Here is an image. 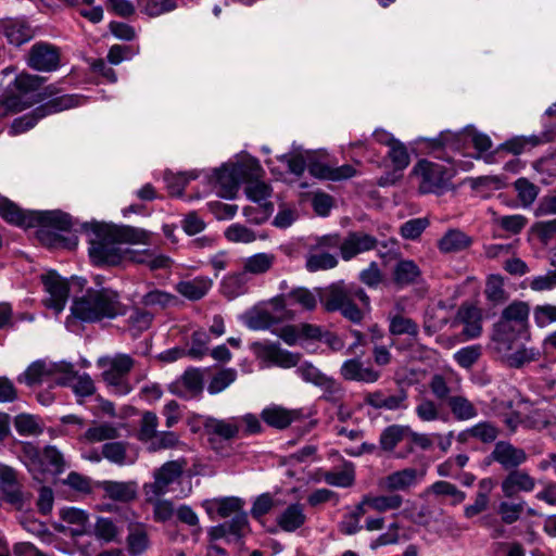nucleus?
Returning a JSON list of instances; mask_svg holds the SVG:
<instances>
[{
  "instance_id": "412c9836",
  "label": "nucleus",
  "mask_w": 556,
  "mask_h": 556,
  "mask_svg": "<svg viewBox=\"0 0 556 556\" xmlns=\"http://www.w3.org/2000/svg\"><path fill=\"white\" fill-rule=\"evenodd\" d=\"M377 244L378 240L376 237L361 231H351L343 239L341 257L344 261H350L359 253L376 249Z\"/></svg>"
},
{
  "instance_id": "9d476101",
  "label": "nucleus",
  "mask_w": 556,
  "mask_h": 556,
  "mask_svg": "<svg viewBox=\"0 0 556 556\" xmlns=\"http://www.w3.org/2000/svg\"><path fill=\"white\" fill-rule=\"evenodd\" d=\"M250 349L257 359L281 368H292L299 365L301 354L282 350L279 343L252 342Z\"/></svg>"
},
{
  "instance_id": "ddd939ff",
  "label": "nucleus",
  "mask_w": 556,
  "mask_h": 556,
  "mask_svg": "<svg viewBox=\"0 0 556 556\" xmlns=\"http://www.w3.org/2000/svg\"><path fill=\"white\" fill-rule=\"evenodd\" d=\"M185 462L169 460L154 471V482L144 484L147 495L160 496L169 484L179 479L184 472Z\"/></svg>"
},
{
  "instance_id": "bb28decb",
  "label": "nucleus",
  "mask_w": 556,
  "mask_h": 556,
  "mask_svg": "<svg viewBox=\"0 0 556 556\" xmlns=\"http://www.w3.org/2000/svg\"><path fill=\"white\" fill-rule=\"evenodd\" d=\"M33 212L24 211L9 199H0V216L9 224L18 227H33Z\"/></svg>"
},
{
  "instance_id": "4d7b16f0",
  "label": "nucleus",
  "mask_w": 556,
  "mask_h": 556,
  "mask_svg": "<svg viewBox=\"0 0 556 556\" xmlns=\"http://www.w3.org/2000/svg\"><path fill=\"white\" fill-rule=\"evenodd\" d=\"M429 219L426 217L412 218L400 227L401 236L406 240H416L429 226Z\"/></svg>"
},
{
  "instance_id": "cd10ccee",
  "label": "nucleus",
  "mask_w": 556,
  "mask_h": 556,
  "mask_svg": "<svg viewBox=\"0 0 556 556\" xmlns=\"http://www.w3.org/2000/svg\"><path fill=\"white\" fill-rule=\"evenodd\" d=\"M105 495L116 502L128 503L137 497V484L134 481H102L99 483Z\"/></svg>"
},
{
  "instance_id": "c85d7f7f",
  "label": "nucleus",
  "mask_w": 556,
  "mask_h": 556,
  "mask_svg": "<svg viewBox=\"0 0 556 556\" xmlns=\"http://www.w3.org/2000/svg\"><path fill=\"white\" fill-rule=\"evenodd\" d=\"M3 35L9 43L20 47L34 38L35 30L26 21L15 20L3 25Z\"/></svg>"
},
{
  "instance_id": "dca6fc26",
  "label": "nucleus",
  "mask_w": 556,
  "mask_h": 556,
  "mask_svg": "<svg viewBox=\"0 0 556 556\" xmlns=\"http://www.w3.org/2000/svg\"><path fill=\"white\" fill-rule=\"evenodd\" d=\"M0 489L4 502L22 510L25 504V496L22 485L17 481V472L10 466L0 464Z\"/></svg>"
},
{
  "instance_id": "39448f33",
  "label": "nucleus",
  "mask_w": 556,
  "mask_h": 556,
  "mask_svg": "<svg viewBox=\"0 0 556 556\" xmlns=\"http://www.w3.org/2000/svg\"><path fill=\"white\" fill-rule=\"evenodd\" d=\"M265 172L255 157H248L237 163L224 164L214 170L213 190L219 198H236L240 185L244 180H251L257 176H264Z\"/></svg>"
},
{
  "instance_id": "e2e57ef3",
  "label": "nucleus",
  "mask_w": 556,
  "mask_h": 556,
  "mask_svg": "<svg viewBox=\"0 0 556 556\" xmlns=\"http://www.w3.org/2000/svg\"><path fill=\"white\" fill-rule=\"evenodd\" d=\"M149 547V538L144 530L136 529L127 536V548L130 556H139Z\"/></svg>"
},
{
  "instance_id": "8fccbe9b",
  "label": "nucleus",
  "mask_w": 556,
  "mask_h": 556,
  "mask_svg": "<svg viewBox=\"0 0 556 556\" xmlns=\"http://www.w3.org/2000/svg\"><path fill=\"white\" fill-rule=\"evenodd\" d=\"M208 352V333L204 330L193 331L190 337V348L187 349L188 357L200 359Z\"/></svg>"
},
{
  "instance_id": "c9c22d12",
  "label": "nucleus",
  "mask_w": 556,
  "mask_h": 556,
  "mask_svg": "<svg viewBox=\"0 0 556 556\" xmlns=\"http://www.w3.org/2000/svg\"><path fill=\"white\" fill-rule=\"evenodd\" d=\"M420 274V269L414 261L401 260L394 267L393 281L401 287L408 286L414 283Z\"/></svg>"
},
{
  "instance_id": "58836bf2",
  "label": "nucleus",
  "mask_w": 556,
  "mask_h": 556,
  "mask_svg": "<svg viewBox=\"0 0 556 556\" xmlns=\"http://www.w3.org/2000/svg\"><path fill=\"white\" fill-rule=\"evenodd\" d=\"M263 176H257L251 180H244V193L247 198L255 203L269 202L268 199L273 193L270 185L262 180Z\"/></svg>"
},
{
  "instance_id": "aec40b11",
  "label": "nucleus",
  "mask_w": 556,
  "mask_h": 556,
  "mask_svg": "<svg viewBox=\"0 0 556 556\" xmlns=\"http://www.w3.org/2000/svg\"><path fill=\"white\" fill-rule=\"evenodd\" d=\"M341 377L346 381L375 383L381 378V371L371 366L365 367L359 357L343 362L340 368Z\"/></svg>"
},
{
  "instance_id": "f704fd0d",
  "label": "nucleus",
  "mask_w": 556,
  "mask_h": 556,
  "mask_svg": "<svg viewBox=\"0 0 556 556\" xmlns=\"http://www.w3.org/2000/svg\"><path fill=\"white\" fill-rule=\"evenodd\" d=\"M493 223L507 235H494V238H507L519 235L528 225V218L521 214L498 216L494 214Z\"/></svg>"
},
{
  "instance_id": "473e14b6",
  "label": "nucleus",
  "mask_w": 556,
  "mask_h": 556,
  "mask_svg": "<svg viewBox=\"0 0 556 556\" xmlns=\"http://www.w3.org/2000/svg\"><path fill=\"white\" fill-rule=\"evenodd\" d=\"M245 501L238 496H224L211 500V510L214 509L218 517L228 518L237 514H248L244 510Z\"/></svg>"
},
{
  "instance_id": "7ed1b4c3",
  "label": "nucleus",
  "mask_w": 556,
  "mask_h": 556,
  "mask_svg": "<svg viewBox=\"0 0 556 556\" xmlns=\"http://www.w3.org/2000/svg\"><path fill=\"white\" fill-rule=\"evenodd\" d=\"M126 309L116 290L105 287L88 288L83 295L74 296L71 314L81 323L96 324L124 316Z\"/></svg>"
},
{
  "instance_id": "f3484780",
  "label": "nucleus",
  "mask_w": 556,
  "mask_h": 556,
  "mask_svg": "<svg viewBox=\"0 0 556 556\" xmlns=\"http://www.w3.org/2000/svg\"><path fill=\"white\" fill-rule=\"evenodd\" d=\"M58 371H72V364L65 362L47 364L42 359L35 361L17 377V381L34 387L40 384L45 377L53 376Z\"/></svg>"
},
{
  "instance_id": "69168bd1",
  "label": "nucleus",
  "mask_w": 556,
  "mask_h": 556,
  "mask_svg": "<svg viewBox=\"0 0 556 556\" xmlns=\"http://www.w3.org/2000/svg\"><path fill=\"white\" fill-rule=\"evenodd\" d=\"M274 497L270 493H262L252 503L250 515L253 519L261 521L274 508Z\"/></svg>"
},
{
  "instance_id": "6e6552de",
  "label": "nucleus",
  "mask_w": 556,
  "mask_h": 556,
  "mask_svg": "<svg viewBox=\"0 0 556 556\" xmlns=\"http://www.w3.org/2000/svg\"><path fill=\"white\" fill-rule=\"evenodd\" d=\"M78 104L79 97L76 94H63L59 96V98L47 100L46 102L36 106L31 112L14 118L10 126L9 132L13 136L23 134L34 128L40 119L51 114L75 108Z\"/></svg>"
},
{
  "instance_id": "423d86ee",
  "label": "nucleus",
  "mask_w": 556,
  "mask_h": 556,
  "mask_svg": "<svg viewBox=\"0 0 556 556\" xmlns=\"http://www.w3.org/2000/svg\"><path fill=\"white\" fill-rule=\"evenodd\" d=\"M33 227H40L37 230L38 239L49 247H62L68 250L76 248L78 244L77 236L65 237L47 228H53L60 231H68L73 227L70 214L60 210L55 211H35L33 212Z\"/></svg>"
},
{
  "instance_id": "7c9ffc66",
  "label": "nucleus",
  "mask_w": 556,
  "mask_h": 556,
  "mask_svg": "<svg viewBox=\"0 0 556 556\" xmlns=\"http://www.w3.org/2000/svg\"><path fill=\"white\" fill-rule=\"evenodd\" d=\"M472 244L471 237L459 229H450L439 240L438 248L442 253H457Z\"/></svg>"
},
{
  "instance_id": "680f3d73",
  "label": "nucleus",
  "mask_w": 556,
  "mask_h": 556,
  "mask_svg": "<svg viewBox=\"0 0 556 556\" xmlns=\"http://www.w3.org/2000/svg\"><path fill=\"white\" fill-rule=\"evenodd\" d=\"M176 290L185 298L197 301L205 295L206 283L198 280L180 281L177 283Z\"/></svg>"
},
{
  "instance_id": "f8f14e48",
  "label": "nucleus",
  "mask_w": 556,
  "mask_h": 556,
  "mask_svg": "<svg viewBox=\"0 0 556 556\" xmlns=\"http://www.w3.org/2000/svg\"><path fill=\"white\" fill-rule=\"evenodd\" d=\"M251 533L249 514H237L230 520L211 527V541L225 539L228 543H238Z\"/></svg>"
},
{
  "instance_id": "72a5a7b5",
  "label": "nucleus",
  "mask_w": 556,
  "mask_h": 556,
  "mask_svg": "<svg viewBox=\"0 0 556 556\" xmlns=\"http://www.w3.org/2000/svg\"><path fill=\"white\" fill-rule=\"evenodd\" d=\"M339 261L336 254H331L328 251H313L311 247L308 254L306 255L305 268L309 273H316L320 270H328L337 267Z\"/></svg>"
},
{
  "instance_id": "f03ea898",
  "label": "nucleus",
  "mask_w": 556,
  "mask_h": 556,
  "mask_svg": "<svg viewBox=\"0 0 556 556\" xmlns=\"http://www.w3.org/2000/svg\"><path fill=\"white\" fill-rule=\"evenodd\" d=\"M530 312V304L521 300H514L503 308L498 320L493 324L491 334L493 348L497 353L507 354L518 341L531 339Z\"/></svg>"
},
{
  "instance_id": "4c0bfd02",
  "label": "nucleus",
  "mask_w": 556,
  "mask_h": 556,
  "mask_svg": "<svg viewBox=\"0 0 556 556\" xmlns=\"http://www.w3.org/2000/svg\"><path fill=\"white\" fill-rule=\"evenodd\" d=\"M484 295L493 306L502 305L508 301L509 294L505 290L503 278L500 275H492L488 279Z\"/></svg>"
},
{
  "instance_id": "37998d69",
  "label": "nucleus",
  "mask_w": 556,
  "mask_h": 556,
  "mask_svg": "<svg viewBox=\"0 0 556 556\" xmlns=\"http://www.w3.org/2000/svg\"><path fill=\"white\" fill-rule=\"evenodd\" d=\"M427 492H431L438 496L452 497V505H458L466 498L465 492L460 491L455 484L444 480H439L431 484L427 489Z\"/></svg>"
},
{
  "instance_id": "338daca9",
  "label": "nucleus",
  "mask_w": 556,
  "mask_h": 556,
  "mask_svg": "<svg viewBox=\"0 0 556 556\" xmlns=\"http://www.w3.org/2000/svg\"><path fill=\"white\" fill-rule=\"evenodd\" d=\"M533 319L539 328L556 323V305L548 303L535 305L533 308Z\"/></svg>"
},
{
  "instance_id": "6ab92c4d",
  "label": "nucleus",
  "mask_w": 556,
  "mask_h": 556,
  "mask_svg": "<svg viewBox=\"0 0 556 556\" xmlns=\"http://www.w3.org/2000/svg\"><path fill=\"white\" fill-rule=\"evenodd\" d=\"M491 458L496 459V463L509 472L517 470L527 460L528 456L525 450L516 447L507 441H498L491 452Z\"/></svg>"
},
{
  "instance_id": "393cba45",
  "label": "nucleus",
  "mask_w": 556,
  "mask_h": 556,
  "mask_svg": "<svg viewBox=\"0 0 556 556\" xmlns=\"http://www.w3.org/2000/svg\"><path fill=\"white\" fill-rule=\"evenodd\" d=\"M470 134L468 130L453 132L450 130L441 131L438 137L426 139V147L435 152L439 150L450 149L453 151H462L469 143Z\"/></svg>"
},
{
  "instance_id": "052dcab7",
  "label": "nucleus",
  "mask_w": 556,
  "mask_h": 556,
  "mask_svg": "<svg viewBox=\"0 0 556 556\" xmlns=\"http://www.w3.org/2000/svg\"><path fill=\"white\" fill-rule=\"evenodd\" d=\"M389 148L388 156L392 162L393 168L395 170L405 169L410 162L409 154L405 144L397 139L394 144Z\"/></svg>"
},
{
  "instance_id": "5fc2aeb1",
  "label": "nucleus",
  "mask_w": 556,
  "mask_h": 556,
  "mask_svg": "<svg viewBox=\"0 0 556 556\" xmlns=\"http://www.w3.org/2000/svg\"><path fill=\"white\" fill-rule=\"evenodd\" d=\"M127 443L122 441L109 442L102 445V456L116 465H124L127 457Z\"/></svg>"
},
{
  "instance_id": "bf43d9fd",
  "label": "nucleus",
  "mask_w": 556,
  "mask_h": 556,
  "mask_svg": "<svg viewBox=\"0 0 556 556\" xmlns=\"http://www.w3.org/2000/svg\"><path fill=\"white\" fill-rule=\"evenodd\" d=\"M237 378L233 368H222L211 375V394L218 393L231 384Z\"/></svg>"
},
{
  "instance_id": "a878e982",
  "label": "nucleus",
  "mask_w": 556,
  "mask_h": 556,
  "mask_svg": "<svg viewBox=\"0 0 556 556\" xmlns=\"http://www.w3.org/2000/svg\"><path fill=\"white\" fill-rule=\"evenodd\" d=\"M425 471H418L415 468H405L388 475L384 479V486L390 492L406 491L422 479Z\"/></svg>"
},
{
  "instance_id": "b1692460",
  "label": "nucleus",
  "mask_w": 556,
  "mask_h": 556,
  "mask_svg": "<svg viewBox=\"0 0 556 556\" xmlns=\"http://www.w3.org/2000/svg\"><path fill=\"white\" fill-rule=\"evenodd\" d=\"M262 420L269 427L283 430L293 421L303 418L301 409H288L279 405H270L261 413Z\"/></svg>"
},
{
  "instance_id": "3c124183",
  "label": "nucleus",
  "mask_w": 556,
  "mask_h": 556,
  "mask_svg": "<svg viewBox=\"0 0 556 556\" xmlns=\"http://www.w3.org/2000/svg\"><path fill=\"white\" fill-rule=\"evenodd\" d=\"M471 429L472 439H476L483 444L494 443L501 432L500 428L491 421H480L471 426Z\"/></svg>"
},
{
  "instance_id": "09e8293b",
  "label": "nucleus",
  "mask_w": 556,
  "mask_h": 556,
  "mask_svg": "<svg viewBox=\"0 0 556 556\" xmlns=\"http://www.w3.org/2000/svg\"><path fill=\"white\" fill-rule=\"evenodd\" d=\"M47 79L39 75L28 73H21L13 81V87L16 91L26 96L29 92L37 91Z\"/></svg>"
},
{
  "instance_id": "e433bc0d",
  "label": "nucleus",
  "mask_w": 556,
  "mask_h": 556,
  "mask_svg": "<svg viewBox=\"0 0 556 556\" xmlns=\"http://www.w3.org/2000/svg\"><path fill=\"white\" fill-rule=\"evenodd\" d=\"M447 406L456 420H469L478 416L476 406L463 395L450 396Z\"/></svg>"
},
{
  "instance_id": "1a4fd4ad",
  "label": "nucleus",
  "mask_w": 556,
  "mask_h": 556,
  "mask_svg": "<svg viewBox=\"0 0 556 556\" xmlns=\"http://www.w3.org/2000/svg\"><path fill=\"white\" fill-rule=\"evenodd\" d=\"M413 174L420 179V193H439L455 176L456 169L424 159L415 164Z\"/></svg>"
},
{
  "instance_id": "5701e85b",
  "label": "nucleus",
  "mask_w": 556,
  "mask_h": 556,
  "mask_svg": "<svg viewBox=\"0 0 556 556\" xmlns=\"http://www.w3.org/2000/svg\"><path fill=\"white\" fill-rule=\"evenodd\" d=\"M534 488V478L521 469L509 471L501 482V489L506 498H513L519 492H531Z\"/></svg>"
},
{
  "instance_id": "2f4dec72",
  "label": "nucleus",
  "mask_w": 556,
  "mask_h": 556,
  "mask_svg": "<svg viewBox=\"0 0 556 556\" xmlns=\"http://www.w3.org/2000/svg\"><path fill=\"white\" fill-rule=\"evenodd\" d=\"M34 105L33 99L26 100L25 96L16 90H7L0 100V119L11 114H16Z\"/></svg>"
},
{
  "instance_id": "0eeeda50",
  "label": "nucleus",
  "mask_w": 556,
  "mask_h": 556,
  "mask_svg": "<svg viewBox=\"0 0 556 556\" xmlns=\"http://www.w3.org/2000/svg\"><path fill=\"white\" fill-rule=\"evenodd\" d=\"M20 458L28 468V471L34 473H51L53 476L61 475L66 468V462L63 454L54 445H47L43 450H39L31 442H24Z\"/></svg>"
},
{
  "instance_id": "0e129e2a",
  "label": "nucleus",
  "mask_w": 556,
  "mask_h": 556,
  "mask_svg": "<svg viewBox=\"0 0 556 556\" xmlns=\"http://www.w3.org/2000/svg\"><path fill=\"white\" fill-rule=\"evenodd\" d=\"M159 419L153 412H146L141 418L140 431L138 439L142 442H151L154 437H157Z\"/></svg>"
},
{
  "instance_id": "c03bdc74",
  "label": "nucleus",
  "mask_w": 556,
  "mask_h": 556,
  "mask_svg": "<svg viewBox=\"0 0 556 556\" xmlns=\"http://www.w3.org/2000/svg\"><path fill=\"white\" fill-rule=\"evenodd\" d=\"M389 331L393 336L407 334L416 338L418 336L419 328L412 318L396 314L390 317Z\"/></svg>"
},
{
  "instance_id": "79ce46f5",
  "label": "nucleus",
  "mask_w": 556,
  "mask_h": 556,
  "mask_svg": "<svg viewBox=\"0 0 556 556\" xmlns=\"http://www.w3.org/2000/svg\"><path fill=\"white\" fill-rule=\"evenodd\" d=\"M211 432L225 440L237 438L240 432L238 418L216 419L211 417Z\"/></svg>"
},
{
  "instance_id": "864d4df0",
  "label": "nucleus",
  "mask_w": 556,
  "mask_h": 556,
  "mask_svg": "<svg viewBox=\"0 0 556 556\" xmlns=\"http://www.w3.org/2000/svg\"><path fill=\"white\" fill-rule=\"evenodd\" d=\"M178 302L179 300L176 295L159 289L148 292L141 299V303L144 306H160L161 308L176 305Z\"/></svg>"
},
{
  "instance_id": "ea45409f",
  "label": "nucleus",
  "mask_w": 556,
  "mask_h": 556,
  "mask_svg": "<svg viewBox=\"0 0 556 556\" xmlns=\"http://www.w3.org/2000/svg\"><path fill=\"white\" fill-rule=\"evenodd\" d=\"M517 199L522 207L531 206L540 193V187L526 177H520L514 182Z\"/></svg>"
},
{
  "instance_id": "20e7f679",
  "label": "nucleus",
  "mask_w": 556,
  "mask_h": 556,
  "mask_svg": "<svg viewBox=\"0 0 556 556\" xmlns=\"http://www.w3.org/2000/svg\"><path fill=\"white\" fill-rule=\"evenodd\" d=\"M358 300L365 307H369L370 299L365 290L355 282L339 280L331 283L320 294V303L329 313L340 314L353 324H361L364 319V312L355 303Z\"/></svg>"
},
{
  "instance_id": "6e6d98bb",
  "label": "nucleus",
  "mask_w": 556,
  "mask_h": 556,
  "mask_svg": "<svg viewBox=\"0 0 556 556\" xmlns=\"http://www.w3.org/2000/svg\"><path fill=\"white\" fill-rule=\"evenodd\" d=\"M274 212L273 202L258 203V206H245L243 207V215L248 222L261 225L265 223Z\"/></svg>"
},
{
  "instance_id": "13d9d810",
  "label": "nucleus",
  "mask_w": 556,
  "mask_h": 556,
  "mask_svg": "<svg viewBox=\"0 0 556 556\" xmlns=\"http://www.w3.org/2000/svg\"><path fill=\"white\" fill-rule=\"evenodd\" d=\"M368 506L377 511H387L397 509L403 503V497L399 494L369 496Z\"/></svg>"
},
{
  "instance_id": "a19ab883",
  "label": "nucleus",
  "mask_w": 556,
  "mask_h": 556,
  "mask_svg": "<svg viewBox=\"0 0 556 556\" xmlns=\"http://www.w3.org/2000/svg\"><path fill=\"white\" fill-rule=\"evenodd\" d=\"M408 426L391 425L382 430L379 439L380 447L386 452H391L395 446L407 437Z\"/></svg>"
},
{
  "instance_id": "49530a36",
  "label": "nucleus",
  "mask_w": 556,
  "mask_h": 556,
  "mask_svg": "<svg viewBox=\"0 0 556 556\" xmlns=\"http://www.w3.org/2000/svg\"><path fill=\"white\" fill-rule=\"evenodd\" d=\"M325 482L329 485L349 488L354 484L355 472L352 464H346L340 471H328L324 476Z\"/></svg>"
},
{
  "instance_id": "c756f323",
  "label": "nucleus",
  "mask_w": 556,
  "mask_h": 556,
  "mask_svg": "<svg viewBox=\"0 0 556 556\" xmlns=\"http://www.w3.org/2000/svg\"><path fill=\"white\" fill-rule=\"evenodd\" d=\"M306 522L304 507L300 503L290 504L277 518V525L286 532H294Z\"/></svg>"
},
{
  "instance_id": "2eb2a0df",
  "label": "nucleus",
  "mask_w": 556,
  "mask_h": 556,
  "mask_svg": "<svg viewBox=\"0 0 556 556\" xmlns=\"http://www.w3.org/2000/svg\"><path fill=\"white\" fill-rule=\"evenodd\" d=\"M41 281L46 291L50 294L46 305L54 308L56 312H61L68 299L70 282L63 279L55 270H49L42 275Z\"/></svg>"
},
{
  "instance_id": "de8ad7c7",
  "label": "nucleus",
  "mask_w": 556,
  "mask_h": 556,
  "mask_svg": "<svg viewBox=\"0 0 556 556\" xmlns=\"http://www.w3.org/2000/svg\"><path fill=\"white\" fill-rule=\"evenodd\" d=\"M482 356V345L472 344L459 349L454 354V361L464 369H470Z\"/></svg>"
},
{
  "instance_id": "774afa93",
  "label": "nucleus",
  "mask_w": 556,
  "mask_h": 556,
  "mask_svg": "<svg viewBox=\"0 0 556 556\" xmlns=\"http://www.w3.org/2000/svg\"><path fill=\"white\" fill-rule=\"evenodd\" d=\"M551 265L554 269L545 275L536 276L530 281V288L533 291H546L556 288V260H552Z\"/></svg>"
},
{
  "instance_id": "9b49d317",
  "label": "nucleus",
  "mask_w": 556,
  "mask_h": 556,
  "mask_svg": "<svg viewBox=\"0 0 556 556\" xmlns=\"http://www.w3.org/2000/svg\"><path fill=\"white\" fill-rule=\"evenodd\" d=\"M26 60L35 71L53 72L61 65V50L52 43L38 41L29 49Z\"/></svg>"
},
{
  "instance_id": "a211bd4d",
  "label": "nucleus",
  "mask_w": 556,
  "mask_h": 556,
  "mask_svg": "<svg viewBox=\"0 0 556 556\" xmlns=\"http://www.w3.org/2000/svg\"><path fill=\"white\" fill-rule=\"evenodd\" d=\"M204 377L199 368L189 367L182 376L168 386L170 393L182 397H194L203 392Z\"/></svg>"
},
{
  "instance_id": "603ef678",
  "label": "nucleus",
  "mask_w": 556,
  "mask_h": 556,
  "mask_svg": "<svg viewBox=\"0 0 556 556\" xmlns=\"http://www.w3.org/2000/svg\"><path fill=\"white\" fill-rule=\"evenodd\" d=\"M526 506L525 501L518 503H511L503 501L498 504L497 513L501 516V520L505 525H513L518 521L523 513Z\"/></svg>"
},
{
  "instance_id": "a18cd8bd",
  "label": "nucleus",
  "mask_w": 556,
  "mask_h": 556,
  "mask_svg": "<svg viewBox=\"0 0 556 556\" xmlns=\"http://www.w3.org/2000/svg\"><path fill=\"white\" fill-rule=\"evenodd\" d=\"M274 261L275 255L273 254L257 253L247 258L243 266V273H251L254 275L264 274L270 269Z\"/></svg>"
},
{
  "instance_id": "4be33fe9",
  "label": "nucleus",
  "mask_w": 556,
  "mask_h": 556,
  "mask_svg": "<svg viewBox=\"0 0 556 556\" xmlns=\"http://www.w3.org/2000/svg\"><path fill=\"white\" fill-rule=\"evenodd\" d=\"M307 170L315 178L331 181L349 179L356 175V169L350 164H344L339 167H331L320 161L313 160L311 157L307 161Z\"/></svg>"
},
{
  "instance_id": "4468645a",
  "label": "nucleus",
  "mask_w": 556,
  "mask_h": 556,
  "mask_svg": "<svg viewBox=\"0 0 556 556\" xmlns=\"http://www.w3.org/2000/svg\"><path fill=\"white\" fill-rule=\"evenodd\" d=\"M556 138V127L545 126L540 135L516 136L498 146L496 152L506 151L514 155L521 154L528 147L534 148L553 141Z\"/></svg>"
},
{
  "instance_id": "f257e3e1",
  "label": "nucleus",
  "mask_w": 556,
  "mask_h": 556,
  "mask_svg": "<svg viewBox=\"0 0 556 556\" xmlns=\"http://www.w3.org/2000/svg\"><path fill=\"white\" fill-rule=\"evenodd\" d=\"M85 232H91L96 239L90 240L88 250L90 261L96 266H117L125 261L124 249L116 243H147L149 232L128 225H106L104 223H84Z\"/></svg>"
}]
</instances>
